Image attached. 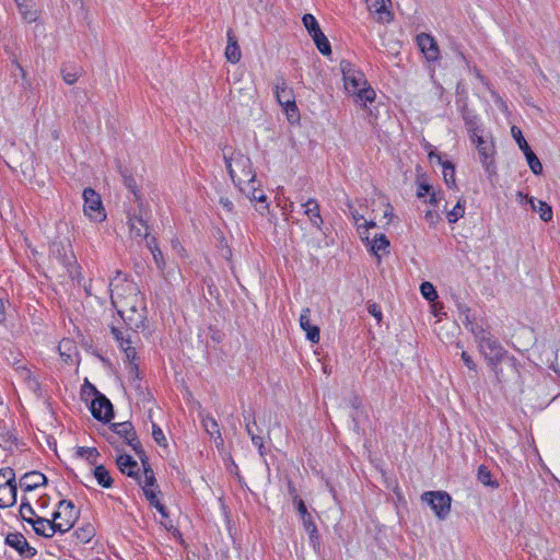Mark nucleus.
Instances as JSON below:
<instances>
[{"label":"nucleus","mask_w":560,"mask_h":560,"mask_svg":"<svg viewBox=\"0 0 560 560\" xmlns=\"http://www.w3.org/2000/svg\"><path fill=\"white\" fill-rule=\"evenodd\" d=\"M345 90L354 96V102L362 107L375 100V91L368 84L365 75L358 70L350 61L341 60L339 63Z\"/></svg>","instance_id":"f257e3e1"},{"label":"nucleus","mask_w":560,"mask_h":560,"mask_svg":"<svg viewBox=\"0 0 560 560\" xmlns=\"http://www.w3.org/2000/svg\"><path fill=\"white\" fill-rule=\"evenodd\" d=\"M465 327L469 329L475 336L476 341L480 351L488 360L489 364L493 366L498 380H500L498 364L506 355V350L501 346L500 341L494 338L489 331L483 329L480 325L472 323L468 316H466Z\"/></svg>","instance_id":"f03ea898"},{"label":"nucleus","mask_w":560,"mask_h":560,"mask_svg":"<svg viewBox=\"0 0 560 560\" xmlns=\"http://www.w3.org/2000/svg\"><path fill=\"white\" fill-rule=\"evenodd\" d=\"M223 159L231 179L238 188L256 178L250 159L241 151L229 153L223 150Z\"/></svg>","instance_id":"7ed1b4c3"},{"label":"nucleus","mask_w":560,"mask_h":560,"mask_svg":"<svg viewBox=\"0 0 560 560\" xmlns=\"http://www.w3.org/2000/svg\"><path fill=\"white\" fill-rule=\"evenodd\" d=\"M132 300L136 302L130 307L122 306L119 315L130 330L138 331L144 327L145 308L139 294H133Z\"/></svg>","instance_id":"20e7f679"},{"label":"nucleus","mask_w":560,"mask_h":560,"mask_svg":"<svg viewBox=\"0 0 560 560\" xmlns=\"http://www.w3.org/2000/svg\"><path fill=\"white\" fill-rule=\"evenodd\" d=\"M49 258L63 267H72L75 257L70 241L66 237L54 240L49 247Z\"/></svg>","instance_id":"39448f33"},{"label":"nucleus","mask_w":560,"mask_h":560,"mask_svg":"<svg viewBox=\"0 0 560 560\" xmlns=\"http://www.w3.org/2000/svg\"><path fill=\"white\" fill-rule=\"evenodd\" d=\"M421 500L431 506L438 518L445 520L450 514L452 498L447 492L427 491Z\"/></svg>","instance_id":"423d86ee"},{"label":"nucleus","mask_w":560,"mask_h":560,"mask_svg":"<svg viewBox=\"0 0 560 560\" xmlns=\"http://www.w3.org/2000/svg\"><path fill=\"white\" fill-rule=\"evenodd\" d=\"M52 517L56 520L55 527H57L58 533L63 534L73 527L78 518V513L71 501L61 500Z\"/></svg>","instance_id":"0eeeda50"},{"label":"nucleus","mask_w":560,"mask_h":560,"mask_svg":"<svg viewBox=\"0 0 560 560\" xmlns=\"http://www.w3.org/2000/svg\"><path fill=\"white\" fill-rule=\"evenodd\" d=\"M83 210L91 220L101 222L106 218L100 195L92 188L83 190Z\"/></svg>","instance_id":"6e6552de"},{"label":"nucleus","mask_w":560,"mask_h":560,"mask_svg":"<svg viewBox=\"0 0 560 560\" xmlns=\"http://www.w3.org/2000/svg\"><path fill=\"white\" fill-rule=\"evenodd\" d=\"M275 94L277 101L287 110V113L298 110L293 95V90L290 86H288V83L282 75L277 77L276 79Z\"/></svg>","instance_id":"1a4fd4ad"},{"label":"nucleus","mask_w":560,"mask_h":560,"mask_svg":"<svg viewBox=\"0 0 560 560\" xmlns=\"http://www.w3.org/2000/svg\"><path fill=\"white\" fill-rule=\"evenodd\" d=\"M470 140L476 144L480 162L485 166L486 171L490 173L495 153L493 141L491 139L485 138L481 133L477 137L475 136V139Z\"/></svg>","instance_id":"9d476101"},{"label":"nucleus","mask_w":560,"mask_h":560,"mask_svg":"<svg viewBox=\"0 0 560 560\" xmlns=\"http://www.w3.org/2000/svg\"><path fill=\"white\" fill-rule=\"evenodd\" d=\"M91 412L95 419L104 422H109L114 417L113 405L102 393H97V396L92 400Z\"/></svg>","instance_id":"9b49d317"},{"label":"nucleus","mask_w":560,"mask_h":560,"mask_svg":"<svg viewBox=\"0 0 560 560\" xmlns=\"http://www.w3.org/2000/svg\"><path fill=\"white\" fill-rule=\"evenodd\" d=\"M5 542L24 558H32L36 555V549L28 545L26 538L21 533L8 534Z\"/></svg>","instance_id":"f8f14e48"},{"label":"nucleus","mask_w":560,"mask_h":560,"mask_svg":"<svg viewBox=\"0 0 560 560\" xmlns=\"http://www.w3.org/2000/svg\"><path fill=\"white\" fill-rule=\"evenodd\" d=\"M416 39L420 50L428 61H435L439 59L440 50L435 39L431 35L421 33Z\"/></svg>","instance_id":"ddd939ff"},{"label":"nucleus","mask_w":560,"mask_h":560,"mask_svg":"<svg viewBox=\"0 0 560 560\" xmlns=\"http://www.w3.org/2000/svg\"><path fill=\"white\" fill-rule=\"evenodd\" d=\"M240 190L250 200V201H257L259 203V207L257 210L260 213H264V211L268 210V203L266 202V195L264 191L258 188L257 186V179H253V182H249L248 184L241 186Z\"/></svg>","instance_id":"4468645a"},{"label":"nucleus","mask_w":560,"mask_h":560,"mask_svg":"<svg viewBox=\"0 0 560 560\" xmlns=\"http://www.w3.org/2000/svg\"><path fill=\"white\" fill-rule=\"evenodd\" d=\"M112 287H113V283L109 284L110 300H112L113 305L117 310L118 314L120 313V311H122V306L130 307L132 304L136 303L132 300V298H133V294H138V293L136 292V288L133 285L127 284L128 291H129L128 296H124L121 293H119L118 285H116L115 289H113Z\"/></svg>","instance_id":"2eb2a0df"},{"label":"nucleus","mask_w":560,"mask_h":560,"mask_svg":"<svg viewBox=\"0 0 560 560\" xmlns=\"http://www.w3.org/2000/svg\"><path fill=\"white\" fill-rule=\"evenodd\" d=\"M300 326L306 332V337L312 342L319 341V328L311 324V310L304 308L300 315Z\"/></svg>","instance_id":"dca6fc26"},{"label":"nucleus","mask_w":560,"mask_h":560,"mask_svg":"<svg viewBox=\"0 0 560 560\" xmlns=\"http://www.w3.org/2000/svg\"><path fill=\"white\" fill-rule=\"evenodd\" d=\"M129 233L131 238H149V226L147 222L141 217H129Z\"/></svg>","instance_id":"f3484780"},{"label":"nucleus","mask_w":560,"mask_h":560,"mask_svg":"<svg viewBox=\"0 0 560 560\" xmlns=\"http://www.w3.org/2000/svg\"><path fill=\"white\" fill-rule=\"evenodd\" d=\"M56 520H48L44 517L36 516L35 521L32 524L34 532L46 538L52 537L56 533H58L57 527H55Z\"/></svg>","instance_id":"a211bd4d"},{"label":"nucleus","mask_w":560,"mask_h":560,"mask_svg":"<svg viewBox=\"0 0 560 560\" xmlns=\"http://www.w3.org/2000/svg\"><path fill=\"white\" fill-rule=\"evenodd\" d=\"M47 482V478L39 471H31L20 479V487L24 491H32Z\"/></svg>","instance_id":"6ab92c4d"},{"label":"nucleus","mask_w":560,"mask_h":560,"mask_svg":"<svg viewBox=\"0 0 560 560\" xmlns=\"http://www.w3.org/2000/svg\"><path fill=\"white\" fill-rule=\"evenodd\" d=\"M116 463L122 474H126L129 477L139 478V465L130 455H119Z\"/></svg>","instance_id":"aec40b11"},{"label":"nucleus","mask_w":560,"mask_h":560,"mask_svg":"<svg viewBox=\"0 0 560 560\" xmlns=\"http://www.w3.org/2000/svg\"><path fill=\"white\" fill-rule=\"evenodd\" d=\"M228 45L225 47V57L228 61L237 63L241 59V48L237 44V38L232 30L228 31Z\"/></svg>","instance_id":"412c9836"},{"label":"nucleus","mask_w":560,"mask_h":560,"mask_svg":"<svg viewBox=\"0 0 560 560\" xmlns=\"http://www.w3.org/2000/svg\"><path fill=\"white\" fill-rule=\"evenodd\" d=\"M431 161L436 160L443 167V177L448 187L455 186V167L450 161H443L440 154L434 152L429 153Z\"/></svg>","instance_id":"4be33fe9"},{"label":"nucleus","mask_w":560,"mask_h":560,"mask_svg":"<svg viewBox=\"0 0 560 560\" xmlns=\"http://www.w3.org/2000/svg\"><path fill=\"white\" fill-rule=\"evenodd\" d=\"M305 210L304 213L308 217L313 226L320 229L323 224V219L319 212V205L313 198H310L306 202L302 205Z\"/></svg>","instance_id":"5701e85b"},{"label":"nucleus","mask_w":560,"mask_h":560,"mask_svg":"<svg viewBox=\"0 0 560 560\" xmlns=\"http://www.w3.org/2000/svg\"><path fill=\"white\" fill-rule=\"evenodd\" d=\"M370 245L371 252L380 259L383 253H386L389 247V241L384 234H376L370 242L368 236L362 237Z\"/></svg>","instance_id":"b1692460"},{"label":"nucleus","mask_w":560,"mask_h":560,"mask_svg":"<svg viewBox=\"0 0 560 560\" xmlns=\"http://www.w3.org/2000/svg\"><path fill=\"white\" fill-rule=\"evenodd\" d=\"M366 2L369 3V8L380 15L381 20L385 22L393 20V14L387 10L388 5L392 3L390 0H366Z\"/></svg>","instance_id":"393cba45"},{"label":"nucleus","mask_w":560,"mask_h":560,"mask_svg":"<svg viewBox=\"0 0 560 560\" xmlns=\"http://www.w3.org/2000/svg\"><path fill=\"white\" fill-rule=\"evenodd\" d=\"M16 502V483L0 487V508L13 506Z\"/></svg>","instance_id":"a878e982"},{"label":"nucleus","mask_w":560,"mask_h":560,"mask_svg":"<svg viewBox=\"0 0 560 560\" xmlns=\"http://www.w3.org/2000/svg\"><path fill=\"white\" fill-rule=\"evenodd\" d=\"M147 247L152 254L153 260L156 265L158 270L159 269H165L166 261L164 259L163 253L161 248L159 247L158 241L155 237H151L147 241Z\"/></svg>","instance_id":"bb28decb"},{"label":"nucleus","mask_w":560,"mask_h":560,"mask_svg":"<svg viewBox=\"0 0 560 560\" xmlns=\"http://www.w3.org/2000/svg\"><path fill=\"white\" fill-rule=\"evenodd\" d=\"M528 202L533 210L539 213L542 221L548 222L552 219V209L547 202L537 200L533 197L528 199Z\"/></svg>","instance_id":"cd10ccee"},{"label":"nucleus","mask_w":560,"mask_h":560,"mask_svg":"<svg viewBox=\"0 0 560 560\" xmlns=\"http://www.w3.org/2000/svg\"><path fill=\"white\" fill-rule=\"evenodd\" d=\"M141 462L143 465V480L141 479L140 476H139V478H136V479L139 480V483L141 485L142 488L143 487L158 488L154 471L151 468V466L149 465L147 458L141 457Z\"/></svg>","instance_id":"c85d7f7f"},{"label":"nucleus","mask_w":560,"mask_h":560,"mask_svg":"<svg viewBox=\"0 0 560 560\" xmlns=\"http://www.w3.org/2000/svg\"><path fill=\"white\" fill-rule=\"evenodd\" d=\"M311 37L313 38L317 49L324 56H328L331 54V47H330L329 40L326 37V35L322 32V30H318L317 32L313 33L311 35Z\"/></svg>","instance_id":"c756f323"},{"label":"nucleus","mask_w":560,"mask_h":560,"mask_svg":"<svg viewBox=\"0 0 560 560\" xmlns=\"http://www.w3.org/2000/svg\"><path fill=\"white\" fill-rule=\"evenodd\" d=\"M95 479L98 485L104 488H110L113 485V478L109 475V471L103 465H96L93 472Z\"/></svg>","instance_id":"7c9ffc66"},{"label":"nucleus","mask_w":560,"mask_h":560,"mask_svg":"<svg viewBox=\"0 0 560 560\" xmlns=\"http://www.w3.org/2000/svg\"><path fill=\"white\" fill-rule=\"evenodd\" d=\"M75 454L78 457L85 458L90 465H95L100 456L98 451L95 447L80 446L77 448Z\"/></svg>","instance_id":"2f4dec72"},{"label":"nucleus","mask_w":560,"mask_h":560,"mask_svg":"<svg viewBox=\"0 0 560 560\" xmlns=\"http://www.w3.org/2000/svg\"><path fill=\"white\" fill-rule=\"evenodd\" d=\"M463 118L465 120V125L467 131L469 132L470 139H475V136L477 137L478 135H480L479 122L477 117L468 112H465L463 114Z\"/></svg>","instance_id":"473e14b6"},{"label":"nucleus","mask_w":560,"mask_h":560,"mask_svg":"<svg viewBox=\"0 0 560 560\" xmlns=\"http://www.w3.org/2000/svg\"><path fill=\"white\" fill-rule=\"evenodd\" d=\"M20 516L23 521L27 522L28 524H33V522L35 521V511L34 509L32 508V505L30 504V502L27 501L26 498H22V502H21V505H20Z\"/></svg>","instance_id":"72a5a7b5"},{"label":"nucleus","mask_w":560,"mask_h":560,"mask_svg":"<svg viewBox=\"0 0 560 560\" xmlns=\"http://www.w3.org/2000/svg\"><path fill=\"white\" fill-rule=\"evenodd\" d=\"M202 424H203V428L205 430L210 434V435H215V440L219 441L220 444L223 443V439L221 436V433H220V430H219V424L218 422L214 420V418L208 416L206 418H203L202 420Z\"/></svg>","instance_id":"f704fd0d"},{"label":"nucleus","mask_w":560,"mask_h":560,"mask_svg":"<svg viewBox=\"0 0 560 560\" xmlns=\"http://www.w3.org/2000/svg\"><path fill=\"white\" fill-rule=\"evenodd\" d=\"M524 155L526 158V161H527V164H528L530 171L535 175H540L542 173V164L539 161V159L537 158V155L532 151V149L526 151L524 153Z\"/></svg>","instance_id":"c9c22d12"},{"label":"nucleus","mask_w":560,"mask_h":560,"mask_svg":"<svg viewBox=\"0 0 560 560\" xmlns=\"http://www.w3.org/2000/svg\"><path fill=\"white\" fill-rule=\"evenodd\" d=\"M477 476H478V480L482 485L489 486L491 488L499 487V483L497 481L492 480L491 471L485 465H481L478 467Z\"/></svg>","instance_id":"e433bc0d"},{"label":"nucleus","mask_w":560,"mask_h":560,"mask_svg":"<svg viewBox=\"0 0 560 560\" xmlns=\"http://www.w3.org/2000/svg\"><path fill=\"white\" fill-rule=\"evenodd\" d=\"M112 429L115 433H117L119 436L127 440L130 435L135 433L133 427L131 422H120V423H113Z\"/></svg>","instance_id":"4c0bfd02"},{"label":"nucleus","mask_w":560,"mask_h":560,"mask_svg":"<svg viewBox=\"0 0 560 560\" xmlns=\"http://www.w3.org/2000/svg\"><path fill=\"white\" fill-rule=\"evenodd\" d=\"M302 518V522H303V526H304V529L310 535V540L312 542H315L317 541L318 539V532H317V527L311 516V514L308 515H304Z\"/></svg>","instance_id":"58836bf2"},{"label":"nucleus","mask_w":560,"mask_h":560,"mask_svg":"<svg viewBox=\"0 0 560 560\" xmlns=\"http://www.w3.org/2000/svg\"><path fill=\"white\" fill-rule=\"evenodd\" d=\"M465 214V201L458 200L457 203L453 207L452 210L447 212V220L450 223H455L458 219L463 218Z\"/></svg>","instance_id":"ea45409f"},{"label":"nucleus","mask_w":560,"mask_h":560,"mask_svg":"<svg viewBox=\"0 0 560 560\" xmlns=\"http://www.w3.org/2000/svg\"><path fill=\"white\" fill-rule=\"evenodd\" d=\"M127 370H128V373H129L131 385L135 388L140 390L141 389V384H140V372H139L138 363L137 362H131V364L127 365Z\"/></svg>","instance_id":"a19ab883"},{"label":"nucleus","mask_w":560,"mask_h":560,"mask_svg":"<svg viewBox=\"0 0 560 560\" xmlns=\"http://www.w3.org/2000/svg\"><path fill=\"white\" fill-rule=\"evenodd\" d=\"M73 534L75 535L79 542L85 544L89 542L94 536V528L91 525H88L86 527L74 530Z\"/></svg>","instance_id":"79ce46f5"},{"label":"nucleus","mask_w":560,"mask_h":560,"mask_svg":"<svg viewBox=\"0 0 560 560\" xmlns=\"http://www.w3.org/2000/svg\"><path fill=\"white\" fill-rule=\"evenodd\" d=\"M511 133H512V137L514 138V140L516 141V143L518 144V148L523 151V153L530 150L528 143L526 142L525 138L523 137L522 130L518 127L513 126L511 128Z\"/></svg>","instance_id":"37998d69"},{"label":"nucleus","mask_w":560,"mask_h":560,"mask_svg":"<svg viewBox=\"0 0 560 560\" xmlns=\"http://www.w3.org/2000/svg\"><path fill=\"white\" fill-rule=\"evenodd\" d=\"M16 483L15 474L12 468H3L0 470V487H5Z\"/></svg>","instance_id":"c03bdc74"},{"label":"nucleus","mask_w":560,"mask_h":560,"mask_svg":"<svg viewBox=\"0 0 560 560\" xmlns=\"http://www.w3.org/2000/svg\"><path fill=\"white\" fill-rule=\"evenodd\" d=\"M420 292L423 295V298L427 299L430 302H432L435 299H438V292H436L435 288L433 287L432 283H430L428 281L421 283Z\"/></svg>","instance_id":"a18cd8bd"},{"label":"nucleus","mask_w":560,"mask_h":560,"mask_svg":"<svg viewBox=\"0 0 560 560\" xmlns=\"http://www.w3.org/2000/svg\"><path fill=\"white\" fill-rule=\"evenodd\" d=\"M302 21L310 35L320 30L318 22L313 14H304Z\"/></svg>","instance_id":"49530a36"},{"label":"nucleus","mask_w":560,"mask_h":560,"mask_svg":"<svg viewBox=\"0 0 560 560\" xmlns=\"http://www.w3.org/2000/svg\"><path fill=\"white\" fill-rule=\"evenodd\" d=\"M73 348V342L70 339H63L60 341L58 349L60 355L63 358L65 362H69L71 360V354L68 353Z\"/></svg>","instance_id":"de8ad7c7"},{"label":"nucleus","mask_w":560,"mask_h":560,"mask_svg":"<svg viewBox=\"0 0 560 560\" xmlns=\"http://www.w3.org/2000/svg\"><path fill=\"white\" fill-rule=\"evenodd\" d=\"M246 431H247L248 435L250 436L253 444L258 447L260 454L262 455L264 454L262 453V448H264V439H262V436L254 433L252 424H250L249 421L246 422Z\"/></svg>","instance_id":"09e8293b"},{"label":"nucleus","mask_w":560,"mask_h":560,"mask_svg":"<svg viewBox=\"0 0 560 560\" xmlns=\"http://www.w3.org/2000/svg\"><path fill=\"white\" fill-rule=\"evenodd\" d=\"M62 79L67 84H73L79 78V71L77 69L68 70L67 68L61 69Z\"/></svg>","instance_id":"8fccbe9b"},{"label":"nucleus","mask_w":560,"mask_h":560,"mask_svg":"<svg viewBox=\"0 0 560 560\" xmlns=\"http://www.w3.org/2000/svg\"><path fill=\"white\" fill-rule=\"evenodd\" d=\"M16 2H18V5H19V9H20L21 14L23 15V18H24L27 22H34V21L37 19V13H36V11L28 10V9H27V5H26V4H23V3H22V2H20L19 0H16Z\"/></svg>","instance_id":"3c124183"},{"label":"nucleus","mask_w":560,"mask_h":560,"mask_svg":"<svg viewBox=\"0 0 560 560\" xmlns=\"http://www.w3.org/2000/svg\"><path fill=\"white\" fill-rule=\"evenodd\" d=\"M110 331H112L114 338L118 341L119 347H124V345L131 343L130 337L129 336L125 337L124 332L119 328L112 326Z\"/></svg>","instance_id":"603ef678"},{"label":"nucleus","mask_w":560,"mask_h":560,"mask_svg":"<svg viewBox=\"0 0 560 560\" xmlns=\"http://www.w3.org/2000/svg\"><path fill=\"white\" fill-rule=\"evenodd\" d=\"M152 436L159 445H162V446L166 445V438H165L162 429L155 423H152Z\"/></svg>","instance_id":"864d4df0"},{"label":"nucleus","mask_w":560,"mask_h":560,"mask_svg":"<svg viewBox=\"0 0 560 560\" xmlns=\"http://www.w3.org/2000/svg\"><path fill=\"white\" fill-rule=\"evenodd\" d=\"M126 442L140 456V458L144 455L141 443H140L139 439L137 438L136 432L132 435H130L126 440Z\"/></svg>","instance_id":"5fc2aeb1"},{"label":"nucleus","mask_w":560,"mask_h":560,"mask_svg":"<svg viewBox=\"0 0 560 560\" xmlns=\"http://www.w3.org/2000/svg\"><path fill=\"white\" fill-rule=\"evenodd\" d=\"M161 276L163 277V279L167 282H171L172 280H175L176 277L178 276V270L176 267H172V268H167V266L165 267V269H159Z\"/></svg>","instance_id":"6e6d98bb"},{"label":"nucleus","mask_w":560,"mask_h":560,"mask_svg":"<svg viewBox=\"0 0 560 560\" xmlns=\"http://www.w3.org/2000/svg\"><path fill=\"white\" fill-rule=\"evenodd\" d=\"M125 353L126 360L128 361V364H131V362H136L137 359V352L136 349L129 345H124V347H120Z\"/></svg>","instance_id":"4d7b16f0"},{"label":"nucleus","mask_w":560,"mask_h":560,"mask_svg":"<svg viewBox=\"0 0 560 560\" xmlns=\"http://www.w3.org/2000/svg\"><path fill=\"white\" fill-rule=\"evenodd\" d=\"M124 184L126 185V187L136 196V198L138 199V195H137V183H136V179L131 176V175H124Z\"/></svg>","instance_id":"13d9d810"},{"label":"nucleus","mask_w":560,"mask_h":560,"mask_svg":"<svg viewBox=\"0 0 560 560\" xmlns=\"http://www.w3.org/2000/svg\"><path fill=\"white\" fill-rule=\"evenodd\" d=\"M143 492H144L147 500L150 502L151 505H155L156 502H160L156 498V492H155L154 487L153 488L143 487Z\"/></svg>","instance_id":"bf43d9fd"},{"label":"nucleus","mask_w":560,"mask_h":560,"mask_svg":"<svg viewBox=\"0 0 560 560\" xmlns=\"http://www.w3.org/2000/svg\"><path fill=\"white\" fill-rule=\"evenodd\" d=\"M18 371L20 370L21 376L28 381L30 386H36V381L32 377L31 372L25 366H18Z\"/></svg>","instance_id":"052dcab7"},{"label":"nucleus","mask_w":560,"mask_h":560,"mask_svg":"<svg viewBox=\"0 0 560 560\" xmlns=\"http://www.w3.org/2000/svg\"><path fill=\"white\" fill-rule=\"evenodd\" d=\"M425 220L430 225H435L438 222H440L441 217L436 211L428 210L425 212Z\"/></svg>","instance_id":"680f3d73"},{"label":"nucleus","mask_w":560,"mask_h":560,"mask_svg":"<svg viewBox=\"0 0 560 560\" xmlns=\"http://www.w3.org/2000/svg\"><path fill=\"white\" fill-rule=\"evenodd\" d=\"M172 248L178 256L186 257V249L177 238L172 240Z\"/></svg>","instance_id":"e2e57ef3"},{"label":"nucleus","mask_w":560,"mask_h":560,"mask_svg":"<svg viewBox=\"0 0 560 560\" xmlns=\"http://www.w3.org/2000/svg\"><path fill=\"white\" fill-rule=\"evenodd\" d=\"M368 311L369 313L376 318V320L380 323L382 320V311H381V307L373 303V304H370L369 307H368Z\"/></svg>","instance_id":"0e129e2a"},{"label":"nucleus","mask_w":560,"mask_h":560,"mask_svg":"<svg viewBox=\"0 0 560 560\" xmlns=\"http://www.w3.org/2000/svg\"><path fill=\"white\" fill-rule=\"evenodd\" d=\"M431 188L432 187L429 184L420 183L418 186L417 196L419 198L424 197L425 195L430 194Z\"/></svg>","instance_id":"69168bd1"},{"label":"nucleus","mask_w":560,"mask_h":560,"mask_svg":"<svg viewBox=\"0 0 560 560\" xmlns=\"http://www.w3.org/2000/svg\"><path fill=\"white\" fill-rule=\"evenodd\" d=\"M462 359L465 363V365L469 369V370H475L476 369V364L474 363L471 357L466 352V351H463L462 352Z\"/></svg>","instance_id":"338daca9"},{"label":"nucleus","mask_w":560,"mask_h":560,"mask_svg":"<svg viewBox=\"0 0 560 560\" xmlns=\"http://www.w3.org/2000/svg\"><path fill=\"white\" fill-rule=\"evenodd\" d=\"M295 501L298 505V512L301 515V517H303L304 515H308L310 513L307 512L304 501L302 499H298V497H295Z\"/></svg>","instance_id":"774afa93"}]
</instances>
